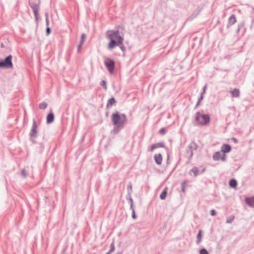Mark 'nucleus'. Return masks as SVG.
Masks as SVG:
<instances>
[{"label": "nucleus", "mask_w": 254, "mask_h": 254, "mask_svg": "<svg viewBox=\"0 0 254 254\" xmlns=\"http://www.w3.org/2000/svg\"><path fill=\"white\" fill-rule=\"evenodd\" d=\"M107 37L110 41L108 44L110 49L123 44L124 38L119 35V31H109L107 32Z\"/></svg>", "instance_id": "f257e3e1"}, {"label": "nucleus", "mask_w": 254, "mask_h": 254, "mask_svg": "<svg viewBox=\"0 0 254 254\" xmlns=\"http://www.w3.org/2000/svg\"><path fill=\"white\" fill-rule=\"evenodd\" d=\"M112 120L114 125L121 127L126 122V116L124 114L120 115L118 113H115L112 115Z\"/></svg>", "instance_id": "f03ea898"}, {"label": "nucleus", "mask_w": 254, "mask_h": 254, "mask_svg": "<svg viewBox=\"0 0 254 254\" xmlns=\"http://www.w3.org/2000/svg\"><path fill=\"white\" fill-rule=\"evenodd\" d=\"M195 121L199 125H206L209 124L210 118L208 115L197 112L195 115Z\"/></svg>", "instance_id": "7ed1b4c3"}, {"label": "nucleus", "mask_w": 254, "mask_h": 254, "mask_svg": "<svg viewBox=\"0 0 254 254\" xmlns=\"http://www.w3.org/2000/svg\"><path fill=\"white\" fill-rule=\"evenodd\" d=\"M104 64L110 73H113L115 69V63L114 61L110 58H106Z\"/></svg>", "instance_id": "20e7f679"}, {"label": "nucleus", "mask_w": 254, "mask_h": 254, "mask_svg": "<svg viewBox=\"0 0 254 254\" xmlns=\"http://www.w3.org/2000/svg\"><path fill=\"white\" fill-rule=\"evenodd\" d=\"M12 56L11 55L7 57L4 60L0 62V67L2 68H12L13 64L12 63Z\"/></svg>", "instance_id": "39448f33"}, {"label": "nucleus", "mask_w": 254, "mask_h": 254, "mask_svg": "<svg viewBox=\"0 0 254 254\" xmlns=\"http://www.w3.org/2000/svg\"><path fill=\"white\" fill-rule=\"evenodd\" d=\"M29 3L31 6L33 8L35 14L36 15L37 14L38 7L36 4L34 5L33 3H39L38 0H30Z\"/></svg>", "instance_id": "423d86ee"}, {"label": "nucleus", "mask_w": 254, "mask_h": 254, "mask_svg": "<svg viewBox=\"0 0 254 254\" xmlns=\"http://www.w3.org/2000/svg\"><path fill=\"white\" fill-rule=\"evenodd\" d=\"M154 159L157 164L160 165L162 161V156L161 154H155L154 156Z\"/></svg>", "instance_id": "0eeeda50"}, {"label": "nucleus", "mask_w": 254, "mask_h": 254, "mask_svg": "<svg viewBox=\"0 0 254 254\" xmlns=\"http://www.w3.org/2000/svg\"><path fill=\"white\" fill-rule=\"evenodd\" d=\"M231 147L228 144H224L222 146L221 151L224 153H227L230 151Z\"/></svg>", "instance_id": "6e6552de"}, {"label": "nucleus", "mask_w": 254, "mask_h": 254, "mask_svg": "<svg viewBox=\"0 0 254 254\" xmlns=\"http://www.w3.org/2000/svg\"><path fill=\"white\" fill-rule=\"evenodd\" d=\"M164 147V145L162 143H155V144H154L151 145V146L150 147V151H152L154 149H155L157 148Z\"/></svg>", "instance_id": "1a4fd4ad"}, {"label": "nucleus", "mask_w": 254, "mask_h": 254, "mask_svg": "<svg viewBox=\"0 0 254 254\" xmlns=\"http://www.w3.org/2000/svg\"><path fill=\"white\" fill-rule=\"evenodd\" d=\"M54 120V115L51 113L48 115L47 117V122L48 124L52 123Z\"/></svg>", "instance_id": "9d476101"}, {"label": "nucleus", "mask_w": 254, "mask_h": 254, "mask_svg": "<svg viewBox=\"0 0 254 254\" xmlns=\"http://www.w3.org/2000/svg\"><path fill=\"white\" fill-rule=\"evenodd\" d=\"M246 202L252 207H254V197L247 198Z\"/></svg>", "instance_id": "9b49d317"}, {"label": "nucleus", "mask_w": 254, "mask_h": 254, "mask_svg": "<svg viewBox=\"0 0 254 254\" xmlns=\"http://www.w3.org/2000/svg\"><path fill=\"white\" fill-rule=\"evenodd\" d=\"M213 159L215 160H219L220 159H222L223 160H224V157L222 156L221 153L219 152L215 153V154L213 155Z\"/></svg>", "instance_id": "f8f14e48"}, {"label": "nucleus", "mask_w": 254, "mask_h": 254, "mask_svg": "<svg viewBox=\"0 0 254 254\" xmlns=\"http://www.w3.org/2000/svg\"><path fill=\"white\" fill-rule=\"evenodd\" d=\"M231 93L233 97H238L240 95V91L238 89H234Z\"/></svg>", "instance_id": "ddd939ff"}, {"label": "nucleus", "mask_w": 254, "mask_h": 254, "mask_svg": "<svg viewBox=\"0 0 254 254\" xmlns=\"http://www.w3.org/2000/svg\"><path fill=\"white\" fill-rule=\"evenodd\" d=\"M116 103V100L114 98H112L110 99L108 101V103L107 104V107L110 108L112 107L113 105H114Z\"/></svg>", "instance_id": "4468645a"}, {"label": "nucleus", "mask_w": 254, "mask_h": 254, "mask_svg": "<svg viewBox=\"0 0 254 254\" xmlns=\"http://www.w3.org/2000/svg\"><path fill=\"white\" fill-rule=\"evenodd\" d=\"M37 133V130H36V126L35 124H34L32 128L31 129V132L30 133V135L32 136L35 137Z\"/></svg>", "instance_id": "2eb2a0df"}, {"label": "nucleus", "mask_w": 254, "mask_h": 254, "mask_svg": "<svg viewBox=\"0 0 254 254\" xmlns=\"http://www.w3.org/2000/svg\"><path fill=\"white\" fill-rule=\"evenodd\" d=\"M167 193V188L165 189L160 194V198L161 199H165Z\"/></svg>", "instance_id": "dca6fc26"}, {"label": "nucleus", "mask_w": 254, "mask_h": 254, "mask_svg": "<svg viewBox=\"0 0 254 254\" xmlns=\"http://www.w3.org/2000/svg\"><path fill=\"white\" fill-rule=\"evenodd\" d=\"M236 22V17L233 15L229 19V23L231 25L234 24Z\"/></svg>", "instance_id": "f3484780"}, {"label": "nucleus", "mask_w": 254, "mask_h": 254, "mask_svg": "<svg viewBox=\"0 0 254 254\" xmlns=\"http://www.w3.org/2000/svg\"><path fill=\"white\" fill-rule=\"evenodd\" d=\"M229 185L231 187L235 188L237 185V182L235 179H231L229 182Z\"/></svg>", "instance_id": "a211bd4d"}, {"label": "nucleus", "mask_w": 254, "mask_h": 254, "mask_svg": "<svg viewBox=\"0 0 254 254\" xmlns=\"http://www.w3.org/2000/svg\"><path fill=\"white\" fill-rule=\"evenodd\" d=\"M47 104L45 102H43L39 104V108L41 109H45L47 108Z\"/></svg>", "instance_id": "6ab92c4d"}, {"label": "nucleus", "mask_w": 254, "mask_h": 254, "mask_svg": "<svg viewBox=\"0 0 254 254\" xmlns=\"http://www.w3.org/2000/svg\"><path fill=\"white\" fill-rule=\"evenodd\" d=\"M197 243H199L201 240V230H199L198 234L197 236Z\"/></svg>", "instance_id": "aec40b11"}, {"label": "nucleus", "mask_w": 254, "mask_h": 254, "mask_svg": "<svg viewBox=\"0 0 254 254\" xmlns=\"http://www.w3.org/2000/svg\"><path fill=\"white\" fill-rule=\"evenodd\" d=\"M191 172L193 173V175L195 176L198 174V171L196 168H193L191 169Z\"/></svg>", "instance_id": "412c9836"}, {"label": "nucleus", "mask_w": 254, "mask_h": 254, "mask_svg": "<svg viewBox=\"0 0 254 254\" xmlns=\"http://www.w3.org/2000/svg\"><path fill=\"white\" fill-rule=\"evenodd\" d=\"M85 39V35L84 34H83L81 35V43H80V45H79V48H80L81 46V45L84 42Z\"/></svg>", "instance_id": "4be33fe9"}, {"label": "nucleus", "mask_w": 254, "mask_h": 254, "mask_svg": "<svg viewBox=\"0 0 254 254\" xmlns=\"http://www.w3.org/2000/svg\"><path fill=\"white\" fill-rule=\"evenodd\" d=\"M200 254H208V252L206 251V250L204 249H202L199 252Z\"/></svg>", "instance_id": "5701e85b"}, {"label": "nucleus", "mask_w": 254, "mask_h": 254, "mask_svg": "<svg viewBox=\"0 0 254 254\" xmlns=\"http://www.w3.org/2000/svg\"><path fill=\"white\" fill-rule=\"evenodd\" d=\"M186 187V183L185 182H184L182 184V190L183 192H185V191Z\"/></svg>", "instance_id": "b1692460"}, {"label": "nucleus", "mask_w": 254, "mask_h": 254, "mask_svg": "<svg viewBox=\"0 0 254 254\" xmlns=\"http://www.w3.org/2000/svg\"><path fill=\"white\" fill-rule=\"evenodd\" d=\"M101 84L102 86L104 87L105 89H107L106 83L105 81H104V80L102 81L101 82Z\"/></svg>", "instance_id": "393cba45"}, {"label": "nucleus", "mask_w": 254, "mask_h": 254, "mask_svg": "<svg viewBox=\"0 0 254 254\" xmlns=\"http://www.w3.org/2000/svg\"><path fill=\"white\" fill-rule=\"evenodd\" d=\"M234 219V216H232L229 218H228L227 220V223H230Z\"/></svg>", "instance_id": "a878e982"}, {"label": "nucleus", "mask_w": 254, "mask_h": 254, "mask_svg": "<svg viewBox=\"0 0 254 254\" xmlns=\"http://www.w3.org/2000/svg\"><path fill=\"white\" fill-rule=\"evenodd\" d=\"M111 249L110 251V252L112 253L115 250V246H114V244L113 243L111 244Z\"/></svg>", "instance_id": "bb28decb"}, {"label": "nucleus", "mask_w": 254, "mask_h": 254, "mask_svg": "<svg viewBox=\"0 0 254 254\" xmlns=\"http://www.w3.org/2000/svg\"><path fill=\"white\" fill-rule=\"evenodd\" d=\"M21 174H22V175L23 177H26V176H27V173H26V171H25V170H23L22 171V172H21Z\"/></svg>", "instance_id": "cd10ccee"}, {"label": "nucleus", "mask_w": 254, "mask_h": 254, "mask_svg": "<svg viewBox=\"0 0 254 254\" xmlns=\"http://www.w3.org/2000/svg\"><path fill=\"white\" fill-rule=\"evenodd\" d=\"M159 132L161 134H165V129L164 128H161L160 130H159Z\"/></svg>", "instance_id": "c85d7f7f"}, {"label": "nucleus", "mask_w": 254, "mask_h": 254, "mask_svg": "<svg viewBox=\"0 0 254 254\" xmlns=\"http://www.w3.org/2000/svg\"><path fill=\"white\" fill-rule=\"evenodd\" d=\"M210 214L212 216H214L216 214L215 211L214 209H212L210 211Z\"/></svg>", "instance_id": "c756f323"}, {"label": "nucleus", "mask_w": 254, "mask_h": 254, "mask_svg": "<svg viewBox=\"0 0 254 254\" xmlns=\"http://www.w3.org/2000/svg\"><path fill=\"white\" fill-rule=\"evenodd\" d=\"M46 24H47V25H49V19H48V14H46Z\"/></svg>", "instance_id": "7c9ffc66"}, {"label": "nucleus", "mask_w": 254, "mask_h": 254, "mask_svg": "<svg viewBox=\"0 0 254 254\" xmlns=\"http://www.w3.org/2000/svg\"><path fill=\"white\" fill-rule=\"evenodd\" d=\"M46 31L48 34H49L51 32V29L49 27H47L46 29Z\"/></svg>", "instance_id": "2f4dec72"}, {"label": "nucleus", "mask_w": 254, "mask_h": 254, "mask_svg": "<svg viewBox=\"0 0 254 254\" xmlns=\"http://www.w3.org/2000/svg\"><path fill=\"white\" fill-rule=\"evenodd\" d=\"M132 218H133V219H135V218H136V216H135V213H134V211L133 212V214H132Z\"/></svg>", "instance_id": "473e14b6"}, {"label": "nucleus", "mask_w": 254, "mask_h": 254, "mask_svg": "<svg viewBox=\"0 0 254 254\" xmlns=\"http://www.w3.org/2000/svg\"><path fill=\"white\" fill-rule=\"evenodd\" d=\"M233 140L235 142H237V140L235 138H233Z\"/></svg>", "instance_id": "72a5a7b5"}, {"label": "nucleus", "mask_w": 254, "mask_h": 254, "mask_svg": "<svg viewBox=\"0 0 254 254\" xmlns=\"http://www.w3.org/2000/svg\"><path fill=\"white\" fill-rule=\"evenodd\" d=\"M112 252H110V251L108 252L106 254H110Z\"/></svg>", "instance_id": "f704fd0d"}]
</instances>
